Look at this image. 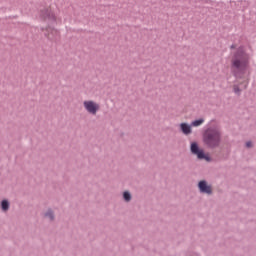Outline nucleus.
<instances>
[{"instance_id":"nucleus-1","label":"nucleus","mask_w":256,"mask_h":256,"mask_svg":"<svg viewBox=\"0 0 256 256\" xmlns=\"http://www.w3.org/2000/svg\"><path fill=\"white\" fill-rule=\"evenodd\" d=\"M221 141V133L217 129H208L204 133V143L208 147H217Z\"/></svg>"},{"instance_id":"nucleus-2","label":"nucleus","mask_w":256,"mask_h":256,"mask_svg":"<svg viewBox=\"0 0 256 256\" xmlns=\"http://www.w3.org/2000/svg\"><path fill=\"white\" fill-rule=\"evenodd\" d=\"M249 61V56L247 54L241 52L234 56L232 59V69H236V71H245L247 69Z\"/></svg>"},{"instance_id":"nucleus-3","label":"nucleus","mask_w":256,"mask_h":256,"mask_svg":"<svg viewBox=\"0 0 256 256\" xmlns=\"http://www.w3.org/2000/svg\"><path fill=\"white\" fill-rule=\"evenodd\" d=\"M84 109L87 111V113H90V115H97V111L101 108L99 103L93 101V100H85L83 102Z\"/></svg>"},{"instance_id":"nucleus-4","label":"nucleus","mask_w":256,"mask_h":256,"mask_svg":"<svg viewBox=\"0 0 256 256\" xmlns=\"http://www.w3.org/2000/svg\"><path fill=\"white\" fill-rule=\"evenodd\" d=\"M191 153L196 155L199 159H205L206 161H209V156L205 155V152L199 149V145H197L195 142L191 144Z\"/></svg>"},{"instance_id":"nucleus-5","label":"nucleus","mask_w":256,"mask_h":256,"mask_svg":"<svg viewBox=\"0 0 256 256\" xmlns=\"http://www.w3.org/2000/svg\"><path fill=\"white\" fill-rule=\"evenodd\" d=\"M40 17L44 21H55V12L51 8H45L41 10Z\"/></svg>"},{"instance_id":"nucleus-6","label":"nucleus","mask_w":256,"mask_h":256,"mask_svg":"<svg viewBox=\"0 0 256 256\" xmlns=\"http://www.w3.org/2000/svg\"><path fill=\"white\" fill-rule=\"evenodd\" d=\"M198 187L201 193H207L208 195L211 194V186L207 185V182L200 181Z\"/></svg>"},{"instance_id":"nucleus-7","label":"nucleus","mask_w":256,"mask_h":256,"mask_svg":"<svg viewBox=\"0 0 256 256\" xmlns=\"http://www.w3.org/2000/svg\"><path fill=\"white\" fill-rule=\"evenodd\" d=\"M180 129H181L182 133H184V135H190V133H191V125H189L187 123H181Z\"/></svg>"},{"instance_id":"nucleus-8","label":"nucleus","mask_w":256,"mask_h":256,"mask_svg":"<svg viewBox=\"0 0 256 256\" xmlns=\"http://www.w3.org/2000/svg\"><path fill=\"white\" fill-rule=\"evenodd\" d=\"M205 123L204 119L195 120L192 122V127H199L200 125H203Z\"/></svg>"},{"instance_id":"nucleus-9","label":"nucleus","mask_w":256,"mask_h":256,"mask_svg":"<svg viewBox=\"0 0 256 256\" xmlns=\"http://www.w3.org/2000/svg\"><path fill=\"white\" fill-rule=\"evenodd\" d=\"M1 207L3 211H9V201L3 200L1 203Z\"/></svg>"},{"instance_id":"nucleus-10","label":"nucleus","mask_w":256,"mask_h":256,"mask_svg":"<svg viewBox=\"0 0 256 256\" xmlns=\"http://www.w3.org/2000/svg\"><path fill=\"white\" fill-rule=\"evenodd\" d=\"M123 198H124L126 201H131V194H130L129 192H124Z\"/></svg>"},{"instance_id":"nucleus-11","label":"nucleus","mask_w":256,"mask_h":256,"mask_svg":"<svg viewBox=\"0 0 256 256\" xmlns=\"http://www.w3.org/2000/svg\"><path fill=\"white\" fill-rule=\"evenodd\" d=\"M45 217H48V219H50V221H53V212H51V210H49L46 214Z\"/></svg>"},{"instance_id":"nucleus-12","label":"nucleus","mask_w":256,"mask_h":256,"mask_svg":"<svg viewBox=\"0 0 256 256\" xmlns=\"http://www.w3.org/2000/svg\"><path fill=\"white\" fill-rule=\"evenodd\" d=\"M234 93H241V90L239 89V86H234Z\"/></svg>"},{"instance_id":"nucleus-13","label":"nucleus","mask_w":256,"mask_h":256,"mask_svg":"<svg viewBox=\"0 0 256 256\" xmlns=\"http://www.w3.org/2000/svg\"><path fill=\"white\" fill-rule=\"evenodd\" d=\"M50 31H51L52 35H58L59 34V32H57V30H55V29H50Z\"/></svg>"},{"instance_id":"nucleus-14","label":"nucleus","mask_w":256,"mask_h":256,"mask_svg":"<svg viewBox=\"0 0 256 256\" xmlns=\"http://www.w3.org/2000/svg\"><path fill=\"white\" fill-rule=\"evenodd\" d=\"M246 147H253V144L251 142H247Z\"/></svg>"},{"instance_id":"nucleus-15","label":"nucleus","mask_w":256,"mask_h":256,"mask_svg":"<svg viewBox=\"0 0 256 256\" xmlns=\"http://www.w3.org/2000/svg\"><path fill=\"white\" fill-rule=\"evenodd\" d=\"M49 39H53V36L51 34H48Z\"/></svg>"}]
</instances>
